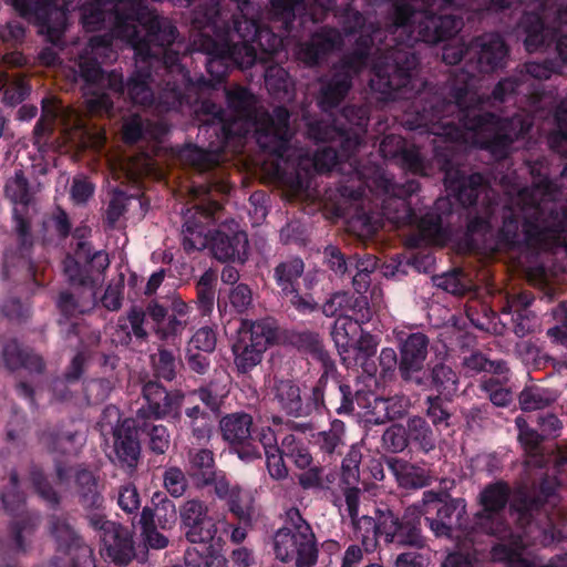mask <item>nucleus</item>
I'll return each mask as SVG.
<instances>
[{"label": "nucleus", "mask_w": 567, "mask_h": 567, "mask_svg": "<svg viewBox=\"0 0 567 567\" xmlns=\"http://www.w3.org/2000/svg\"><path fill=\"white\" fill-rule=\"evenodd\" d=\"M442 205H447L446 200H437L435 208L425 213L419 221V236L414 240L415 245H435L443 246L450 238V231L444 226L443 214L437 210Z\"/></svg>", "instance_id": "ea45409f"}, {"label": "nucleus", "mask_w": 567, "mask_h": 567, "mask_svg": "<svg viewBox=\"0 0 567 567\" xmlns=\"http://www.w3.org/2000/svg\"><path fill=\"white\" fill-rule=\"evenodd\" d=\"M179 158L184 164L200 173L213 171L220 164L218 152L206 151L197 145H186L181 150Z\"/></svg>", "instance_id": "0e129e2a"}, {"label": "nucleus", "mask_w": 567, "mask_h": 567, "mask_svg": "<svg viewBox=\"0 0 567 567\" xmlns=\"http://www.w3.org/2000/svg\"><path fill=\"white\" fill-rule=\"evenodd\" d=\"M182 48H185V45L182 41H177V39L175 40L174 45L167 47V54L176 55L175 63L183 70V73H185V75L188 80L187 83H185V85H183V87H181V91H182L181 92L182 93L181 107L184 104H188V95H187L188 92H193V91L204 92V91H207L210 89H215L218 85V83H216L212 76L209 79L205 78L204 74H199L195 79H193L190 76L189 71L185 68V65H183L181 63V59H182L181 49Z\"/></svg>", "instance_id": "bf43d9fd"}, {"label": "nucleus", "mask_w": 567, "mask_h": 567, "mask_svg": "<svg viewBox=\"0 0 567 567\" xmlns=\"http://www.w3.org/2000/svg\"><path fill=\"white\" fill-rule=\"evenodd\" d=\"M187 475L198 489H221L229 475L215 462L214 452L206 447H192L187 451Z\"/></svg>", "instance_id": "cd10ccee"}, {"label": "nucleus", "mask_w": 567, "mask_h": 567, "mask_svg": "<svg viewBox=\"0 0 567 567\" xmlns=\"http://www.w3.org/2000/svg\"><path fill=\"white\" fill-rule=\"evenodd\" d=\"M226 100L228 107L235 113V120L255 127L256 142L262 152L285 159L293 136L289 110L279 105L269 112L258 106L256 96L244 86L227 91Z\"/></svg>", "instance_id": "1a4fd4ad"}, {"label": "nucleus", "mask_w": 567, "mask_h": 567, "mask_svg": "<svg viewBox=\"0 0 567 567\" xmlns=\"http://www.w3.org/2000/svg\"><path fill=\"white\" fill-rule=\"evenodd\" d=\"M394 0L389 12L391 42L413 52L415 42L436 44L463 28V0Z\"/></svg>", "instance_id": "423d86ee"}, {"label": "nucleus", "mask_w": 567, "mask_h": 567, "mask_svg": "<svg viewBox=\"0 0 567 567\" xmlns=\"http://www.w3.org/2000/svg\"><path fill=\"white\" fill-rule=\"evenodd\" d=\"M492 558L495 561L508 564L511 567H567V554L556 556L547 565L536 566L534 563L525 559L513 547L504 544H497L492 548ZM443 567H474L467 556L455 553L447 556Z\"/></svg>", "instance_id": "72a5a7b5"}, {"label": "nucleus", "mask_w": 567, "mask_h": 567, "mask_svg": "<svg viewBox=\"0 0 567 567\" xmlns=\"http://www.w3.org/2000/svg\"><path fill=\"white\" fill-rule=\"evenodd\" d=\"M1 360L10 371L23 368L30 372L41 374L45 370L43 358L31 348L23 347L16 338L3 339Z\"/></svg>", "instance_id": "e433bc0d"}, {"label": "nucleus", "mask_w": 567, "mask_h": 567, "mask_svg": "<svg viewBox=\"0 0 567 567\" xmlns=\"http://www.w3.org/2000/svg\"><path fill=\"white\" fill-rule=\"evenodd\" d=\"M231 31L239 44L259 48L267 54H276L282 47L284 37L290 32H284L279 24L269 27L260 18L234 20ZM257 53V51H255Z\"/></svg>", "instance_id": "393cba45"}, {"label": "nucleus", "mask_w": 567, "mask_h": 567, "mask_svg": "<svg viewBox=\"0 0 567 567\" xmlns=\"http://www.w3.org/2000/svg\"><path fill=\"white\" fill-rule=\"evenodd\" d=\"M319 388H310L309 393H302L299 383L292 379L275 378L269 388L271 403L285 415L300 419L315 415L320 406Z\"/></svg>", "instance_id": "aec40b11"}, {"label": "nucleus", "mask_w": 567, "mask_h": 567, "mask_svg": "<svg viewBox=\"0 0 567 567\" xmlns=\"http://www.w3.org/2000/svg\"><path fill=\"white\" fill-rule=\"evenodd\" d=\"M423 383H414L421 388H429L437 392V395L452 399L458 390V375L445 363L434 364L429 372L421 374Z\"/></svg>", "instance_id": "37998d69"}, {"label": "nucleus", "mask_w": 567, "mask_h": 567, "mask_svg": "<svg viewBox=\"0 0 567 567\" xmlns=\"http://www.w3.org/2000/svg\"><path fill=\"white\" fill-rule=\"evenodd\" d=\"M305 272V262L300 257H290L280 261L274 268V279L280 289V295H287L288 290H292L300 286L299 279Z\"/></svg>", "instance_id": "6e6d98bb"}, {"label": "nucleus", "mask_w": 567, "mask_h": 567, "mask_svg": "<svg viewBox=\"0 0 567 567\" xmlns=\"http://www.w3.org/2000/svg\"><path fill=\"white\" fill-rule=\"evenodd\" d=\"M74 487L83 509L99 512L103 507L104 497L99 488V480L84 465H78L75 468Z\"/></svg>", "instance_id": "79ce46f5"}, {"label": "nucleus", "mask_w": 567, "mask_h": 567, "mask_svg": "<svg viewBox=\"0 0 567 567\" xmlns=\"http://www.w3.org/2000/svg\"><path fill=\"white\" fill-rule=\"evenodd\" d=\"M367 393L370 395L365 396L361 409L368 410L371 414L370 421L375 424L402 419L408 412L409 400L404 396L378 398L370 391Z\"/></svg>", "instance_id": "58836bf2"}, {"label": "nucleus", "mask_w": 567, "mask_h": 567, "mask_svg": "<svg viewBox=\"0 0 567 567\" xmlns=\"http://www.w3.org/2000/svg\"><path fill=\"white\" fill-rule=\"evenodd\" d=\"M425 404V414L437 432L441 433L454 426L455 415L452 399H445L441 395H430L426 398Z\"/></svg>", "instance_id": "13d9d810"}, {"label": "nucleus", "mask_w": 567, "mask_h": 567, "mask_svg": "<svg viewBox=\"0 0 567 567\" xmlns=\"http://www.w3.org/2000/svg\"><path fill=\"white\" fill-rule=\"evenodd\" d=\"M399 373L406 383H423L421 374L427 357L429 338L422 332H413L400 339Z\"/></svg>", "instance_id": "c85d7f7f"}, {"label": "nucleus", "mask_w": 567, "mask_h": 567, "mask_svg": "<svg viewBox=\"0 0 567 567\" xmlns=\"http://www.w3.org/2000/svg\"><path fill=\"white\" fill-rule=\"evenodd\" d=\"M146 312L142 307L132 306L125 317H120L113 333L116 344L128 347L133 341L142 344L147 341L148 332L145 328Z\"/></svg>", "instance_id": "4c0bfd02"}, {"label": "nucleus", "mask_w": 567, "mask_h": 567, "mask_svg": "<svg viewBox=\"0 0 567 567\" xmlns=\"http://www.w3.org/2000/svg\"><path fill=\"white\" fill-rule=\"evenodd\" d=\"M265 85L275 100L290 102L295 97V81L288 71L280 65L267 68Z\"/></svg>", "instance_id": "864d4df0"}, {"label": "nucleus", "mask_w": 567, "mask_h": 567, "mask_svg": "<svg viewBox=\"0 0 567 567\" xmlns=\"http://www.w3.org/2000/svg\"><path fill=\"white\" fill-rule=\"evenodd\" d=\"M89 526L94 530L101 543V550L117 565L128 564L135 555L131 530L123 525L110 520L100 512L85 515Z\"/></svg>", "instance_id": "6ab92c4d"}, {"label": "nucleus", "mask_w": 567, "mask_h": 567, "mask_svg": "<svg viewBox=\"0 0 567 567\" xmlns=\"http://www.w3.org/2000/svg\"><path fill=\"white\" fill-rule=\"evenodd\" d=\"M558 399L555 390L539 386L526 385L518 395L519 408L524 412L544 410L554 404Z\"/></svg>", "instance_id": "680f3d73"}, {"label": "nucleus", "mask_w": 567, "mask_h": 567, "mask_svg": "<svg viewBox=\"0 0 567 567\" xmlns=\"http://www.w3.org/2000/svg\"><path fill=\"white\" fill-rule=\"evenodd\" d=\"M467 97V83L454 87L451 99L439 93L420 92L405 124L412 131L422 130L451 142L460 141L464 131L473 132L481 150L496 159L506 158L513 144L530 131L532 120L522 114L501 117L485 111L480 97L473 102Z\"/></svg>", "instance_id": "f03ea898"}, {"label": "nucleus", "mask_w": 567, "mask_h": 567, "mask_svg": "<svg viewBox=\"0 0 567 567\" xmlns=\"http://www.w3.org/2000/svg\"><path fill=\"white\" fill-rule=\"evenodd\" d=\"M81 22L85 31L94 32L107 29L110 32L90 38L87 49L82 55L111 60L116 53L113 50V34L130 44L150 37L152 41L173 39L176 25L165 17L151 11L130 0H85L80 7Z\"/></svg>", "instance_id": "7ed1b4c3"}, {"label": "nucleus", "mask_w": 567, "mask_h": 567, "mask_svg": "<svg viewBox=\"0 0 567 567\" xmlns=\"http://www.w3.org/2000/svg\"><path fill=\"white\" fill-rule=\"evenodd\" d=\"M334 16L339 19V23L342 27V30L346 35H351L359 33H370V27L377 29L381 32H385L388 37L390 35V22L386 28H382L378 22H367V19L363 13L359 10L354 9L350 3H348L344 8L336 11Z\"/></svg>", "instance_id": "5fc2aeb1"}, {"label": "nucleus", "mask_w": 567, "mask_h": 567, "mask_svg": "<svg viewBox=\"0 0 567 567\" xmlns=\"http://www.w3.org/2000/svg\"><path fill=\"white\" fill-rule=\"evenodd\" d=\"M317 104L326 113L340 106L352 89V75L342 70L332 69L319 79Z\"/></svg>", "instance_id": "f704fd0d"}, {"label": "nucleus", "mask_w": 567, "mask_h": 567, "mask_svg": "<svg viewBox=\"0 0 567 567\" xmlns=\"http://www.w3.org/2000/svg\"><path fill=\"white\" fill-rule=\"evenodd\" d=\"M178 30L173 39L152 41L150 37L131 44L135 51V70L124 83L123 74L113 70L105 72L101 61L80 55L79 75L83 82L82 91L87 110L95 115H111L114 97H123L125 92L134 105L152 107L158 113L181 109V87L187 83L183 70L175 63L176 55L167 54V47L174 45Z\"/></svg>", "instance_id": "f257e3e1"}, {"label": "nucleus", "mask_w": 567, "mask_h": 567, "mask_svg": "<svg viewBox=\"0 0 567 567\" xmlns=\"http://www.w3.org/2000/svg\"><path fill=\"white\" fill-rule=\"evenodd\" d=\"M48 532L54 542L55 550L69 556L72 567H95L92 548L71 524L68 515H49Z\"/></svg>", "instance_id": "412c9836"}, {"label": "nucleus", "mask_w": 567, "mask_h": 567, "mask_svg": "<svg viewBox=\"0 0 567 567\" xmlns=\"http://www.w3.org/2000/svg\"><path fill=\"white\" fill-rule=\"evenodd\" d=\"M368 305L364 296L354 297L349 291H336L320 305L321 312L326 317L343 318L348 317L346 313L350 310L362 309Z\"/></svg>", "instance_id": "4d7b16f0"}, {"label": "nucleus", "mask_w": 567, "mask_h": 567, "mask_svg": "<svg viewBox=\"0 0 567 567\" xmlns=\"http://www.w3.org/2000/svg\"><path fill=\"white\" fill-rule=\"evenodd\" d=\"M386 503H380L374 507V516L359 515L351 519L354 537L360 540L364 550L373 551L378 545V538L383 537V528L381 527V515L385 513Z\"/></svg>", "instance_id": "c03bdc74"}, {"label": "nucleus", "mask_w": 567, "mask_h": 567, "mask_svg": "<svg viewBox=\"0 0 567 567\" xmlns=\"http://www.w3.org/2000/svg\"><path fill=\"white\" fill-rule=\"evenodd\" d=\"M252 291L247 284L240 282L230 287L227 292L219 293L217 309L221 317L230 320L236 315H245L252 307Z\"/></svg>", "instance_id": "49530a36"}, {"label": "nucleus", "mask_w": 567, "mask_h": 567, "mask_svg": "<svg viewBox=\"0 0 567 567\" xmlns=\"http://www.w3.org/2000/svg\"><path fill=\"white\" fill-rule=\"evenodd\" d=\"M269 6L270 22L279 24L284 32H291L297 17L306 11L305 0H269Z\"/></svg>", "instance_id": "3c124183"}, {"label": "nucleus", "mask_w": 567, "mask_h": 567, "mask_svg": "<svg viewBox=\"0 0 567 567\" xmlns=\"http://www.w3.org/2000/svg\"><path fill=\"white\" fill-rule=\"evenodd\" d=\"M29 481L34 493L47 503L51 509H58L62 497L49 481L43 468L38 464H32L29 468Z\"/></svg>", "instance_id": "e2e57ef3"}, {"label": "nucleus", "mask_w": 567, "mask_h": 567, "mask_svg": "<svg viewBox=\"0 0 567 567\" xmlns=\"http://www.w3.org/2000/svg\"><path fill=\"white\" fill-rule=\"evenodd\" d=\"M214 495L225 502L228 512L245 526H251L255 514V498L252 493L238 484H233L230 477L226 480L221 489H215Z\"/></svg>", "instance_id": "c9c22d12"}, {"label": "nucleus", "mask_w": 567, "mask_h": 567, "mask_svg": "<svg viewBox=\"0 0 567 567\" xmlns=\"http://www.w3.org/2000/svg\"><path fill=\"white\" fill-rule=\"evenodd\" d=\"M381 515V527L385 543L421 549L426 545L422 534V513L419 504L409 506L401 513L389 504Z\"/></svg>", "instance_id": "a211bd4d"}, {"label": "nucleus", "mask_w": 567, "mask_h": 567, "mask_svg": "<svg viewBox=\"0 0 567 567\" xmlns=\"http://www.w3.org/2000/svg\"><path fill=\"white\" fill-rule=\"evenodd\" d=\"M344 422L339 419L332 420L330 422V427L326 431L319 432L316 436V444L320 452L329 456L341 454V449L344 445Z\"/></svg>", "instance_id": "69168bd1"}, {"label": "nucleus", "mask_w": 567, "mask_h": 567, "mask_svg": "<svg viewBox=\"0 0 567 567\" xmlns=\"http://www.w3.org/2000/svg\"><path fill=\"white\" fill-rule=\"evenodd\" d=\"M281 453L289 458L296 467L306 470L309 467L313 457L309 451L308 444L293 434H287L281 441Z\"/></svg>", "instance_id": "774afa93"}, {"label": "nucleus", "mask_w": 567, "mask_h": 567, "mask_svg": "<svg viewBox=\"0 0 567 567\" xmlns=\"http://www.w3.org/2000/svg\"><path fill=\"white\" fill-rule=\"evenodd\" d=\"M498 221L496 207L488 203L482 210H468L463 241L470 251H495L494 226Z\"/></svg>", "instance_id": "a878e982"}, {"label": "nucleus", "mask_w": 567, "mask_h": 567, "mask_svg": "<svg viewBox=\"0 0 567 567\" xmlns=\"http://www.w3.org/2000/svg\"><path fill=\"white\" fill-rule=\"evenodd\" d=\"M76 436V432L52 429L43 432L41 441L51 454L75 456L80 452V446L75 443Z\"/></svg>", "instance_id": "052dcab7"}, {"label": "nucleus", "mask_w": 567, "mask_h": 567, "mask_svg": "<svg viewBox=\"0 0 567 567\" xmlns=\"http://www.w3.org/2000/svg\"><path fill=\"white\" fill-rule=\"evenodd\" d=\"M184 415L185 425L196 443L198 445L208 443L214 429V417L210 413L198 404H192L184 409Z\"/></svg>", "instance_id": "8fccbe9b"}, {"label": "nucleus", "mask_w": 567, "mask_h": 567, "mask_svg": "<svg viewBox=\"0 0 567 567\" xmlns=\"http://www.w3.org/2000/svg\"><path fill=\"white\" fill-rule=\"evenodd\" d=\"M27 22L39 27V32L59 45L66 29L68 0H8Z\"/></svg>", "instance_id": "2eb2a0df"}, {"label": "nucleus", "mask_w": 567, "mask_h": 567, "mask_svg": "<svg viewBox=\"0 0 567 567\" xmlns=\"http://www.w3.org/2000/svg\"><path fill=\"white\" fill-rule=\"evenodd\" d=\"M290 344L321 363L322 369L332 368L334 361L324 349L320 334L311 330H291L287 334Z\"/></svg>", "instance_id": "a18cd8bd"}, {"label": "nucleus", "mask_w": 567, "mask_h": 567, "mask_svg": "<svg viewBox=\"0 0 567 567\" xmlns=\"http://www.w3.org/2000/svg\"><path fill=\"white\" fill-rule=\"evenodd\" d=\"M216 284L217 274L212 268L205 270L196 281V298L202 316H209L214 309Z\"/></svg>", "instance_id": "338daca9"}, {"label": "nucleus", "mask_w": 567, "mask_h": 567, "mask_svg": "<svg viewBox=\"0 0 567 567\" xmlns=\"http://www.w3.org/2000/svg\"><path fill=\"white\" fill-rule=\"evenodd\" d=\"M279 340V327L274 318L244 319L231 341L234 369L238 375H248L264 359L267 349Z\"/></svg>", "instance_id": "9d476101"}, {"label": "nucleus", "mask_w": 567, "mask_h": 567, "mask_svg": "<svg viewBox=\"0 0 567 567\" xmlns=\"http://www.w3.org/2000/svg\"><path fill=\"white\" fill-rule=\"evenodd\" d=\"M375 186L384 195L393 197V202L403 208L404 216H402V218L411 217L412 209L409 207L406 198L420 190L421 185L417 179L411 178L402 184H398L391 178H388L384 174H381L375 179ZM395 218L401 219V216H396Z\"/></svg>", "instance_id": "09e8293b"}, {"label": "nucleus", "mask_w": 567, "mask_h": 567, "mask_svg": "<svg viewBox=\"0 0 567 567\" xmlns=\"http://www.w3.org/2000/svg\"><path fill=\"white\" fill-rule=\"evenodd\" d=\"M252 416L245 412L226 414L219 421L221 437L229 451L244 462L261 458V451L251 437Z\"/></svg>", "instance_id": "5701e85b"}, {"label": "nucleus", "mask_w": 567, "mask_h": 567, "mask_svg": "<svg viewBox=\"0 0 567 567\" xmlns=\"http://www.w3.org/2000/svg\"><path fill=\"white\" fill-rule=\"evenodd\" d=\"M275 555L281 561H295L296 567H312L318 560V546L310 524L298 509L287 513L286 525L274 536Z\"/></svg>", "instance_id": "9b49d317"}, {"label": "nucleus", "mask_w": 567, "mask_h": 567, "mask_svg": "<svg viewBox=\"0 0 567 567\" xmlns=\"http://www.w3.org/2000/svg\"><path fill=\"white\" fill-rule=\"evenodd\" d=\"M142 396L146 404L136 413L144 412L145 417L181 422L182 406L186 400V393L183 390L168 391L158 380H148L142 385Z\"/></svg>", "instance_id": "4be33fe9"}, {"label": "nucleus", "mask_w": 567, "mask_h": 567, "mask_svg": "<svg viewBox=\"0 0 567 567\" xmlns=\"http://www.w3.org/2000/svg\"><path fill=\"white\" fill-rule=\"evenodd\" d=\"M441 169L444 173L443 181L446 190L463 207L475 206L480 195L491 187L488 178L483 173L476 172L466 175L451 158H444Z\"/></svg>", "instance_id": "b1692460"}, {"label": "nucleus", "mask_w": 567, "mask_h": 567, "mask_svg": "<svg viewBox=\"0 0 567 567\" xmlns=\"http://www.w3.org/2000/svg\"><path fill=\"white\" fill-rule=\"evenodd\" d=\"M554 492V487L547 481L540 483L538 493L526 488L515 491L512 497L511 511L517 515V520L522 527L530 525L543 513Z\"/></svg>", "instance_id": "473e14b6"}, {"label": "nucleus", "mask_w": 567, "mask_h": 567, "mask_svg": "<svg viewBox=\"0 0 567 567\" xmlns=\"http://www.w3.org/2000/svg\"><path fill=\"white\" fill-rule=\"evenodd\" d=\"M197 117L216 135L223 147H226L235 138H241L245 135L243 124L237 120H228L223 107L212 101H204L196 110Z\"/></svg>", "instance_id": "7c9ffc66"}, {"label": "nucleus", "mask_w": 567, "mask_h": 567, "mask_svg": "<svg viewBox=\"0 0 567 567\" xmlns=\"http://www.w3.org/2000/svg\"><path fill=\"white\" fill-rule=\"evenodd\" d=\"M192 27L198 31L193 47L206 55V71L216 83H223L233 66L246 69L254 65V48L238 43L229 23L218 16L217 0H206L192 13Z\"/></svg>", "instance_id": "0eeeda50"}, {"label": "nucleus", "mask_w": 567, "mask_h": 567, "mask_svg": "<svg viewBox=\"0 0 567 567\" xmlns=\"http://www.w3.org/2000/svg\"><path fill=\"white\" fill-rule=\"evenodd\" d=\"M209 249L218 261L245 264L248 259L247 234L229 226H220L209 238Z\"/></svg>", "instance_id": "c756f323"}, {"label": "nucleus", "mask_w": 567, "mask_h": 567, "mask_svg": "<svg viewBox=\"0 0 567 567\" xmlns=\"http://www.w3.org/2000/svg\"><path fill=\"white\" fill-rule=\"evenodd\" d=\"M343 35L334 27L317 29L307 41L296 48V59L307 68L319 66L327 58L343 47Z\"/></svg>", "instance_id": "bb28decb"}, {"label": "nucleus", "mask_w": 567, "mask_h": 567, "mask_svg": "<svg viewBox=\"0 0 567 567\" xmlns=\"http://www.w3.org/2000/svg\"><path fill=\"white\" fill-rule=\"evenodd\" d=\"M422 517L436 537H452L466 514V501L452 497L446 491H425L419 504Z\"/></svg>", "instance_id": "f3484780"}, {"label": "nucleus", "mask_w": 567, "mask_h": 567, "mask_svg": "<svg viewBox=\"0 0 567 567\" xmlns=\"http://www.w3.org/2000/svg\"><path fill=\"white\" fill-rule=\"evenodd\" d=\"M518 29L524 37L525 49L532 53L545 49L550 40V30L540 12L525 11L518 22Z\"/></svg>", "instance_id": "a19ab883"}, {"label": "nucleus", "mask_w": 567, "mask_h": 567, "mask_svg": "<svg viewBox=\"0 0 567 567\" xmlns=\"http://www.w3.org/2000/svg\"><path fill=\"white\" fill-rule=\"evenodd\" d=\"M508 52L509 50L506 42L502 35L496 32L484 33L472 39L467 44V55L471 58V70H462L455 75V81L450 86L449 96L446 99H451V91L454 87H460L467 83V101L473 102L476 100L478 96H476V93L472 92L475 72L491 73L503 68Z\"/></svg>", "instance_id": "f8f14e48"}, {"label": "nucleus", "mask_w": 567, "mask_h": 567, "mask_svg": "<svg viewBox=\"0 0 567 567\" xmlns=\"http://www.w3.org/2000/svg\"><path fill=\"white\" fill-rule=\"evenodd\" d=\"M370 33L360 34L351 51L343 55L336 70L348 74H359L374 53L380 54L372 68L373 76L370 87L383 95L385 100L410 99L413 91L412 72L419 64L415 52L395 48L390 37L372 27Z\"/></svg>", "instance_id": "20e7f679"}, {"label": "nucleus", "mask_w": 567, "mask_h": 567, "mask_svg": "<svg viewBox=\"0 0 567 567\" xmlns=\"http://www.w3.org/2000/svg\"><path fill=\"white\" fill-rule=\"evenodd\" d=\"M143 413H136L133 417L138 435L147 437V446L152 453L165 454L171 445V435L167 427L163 424H155L156 419L145 417Z\"/></svg>", "instance_id": "de8ad7c7"}, {"label": "nucleus", "mask_w": 567, "mask_h": 567, "mask_svg": "<svg viewBox=\"0 0 567 567\" xmlns=\"http://www.w3.org/2000/svg\"><path fill=\"white\" fill-rule=\"evenodd\" d=\"M405 430L412 449L427 454L436 447V434L423 416L409 417Z\"/></svg>", "instance_id": "603ef678"}, {"label": "nucleus", "mask_w": 567, "mask_h": 567, "mask_svg": "<svg viewBox=\"0 0 567 567\" xmlns=\"http://www.w3.org/2000/svg\"><path fill=\"white\" fill-rule=\"evenodd\" d=\"M179 528L185 539L190 544H200L213 551H220V543L228 520L216 519L209 514L205 501L193 497L187 498L178 506Z\"/></svg>", "instance_id": "ddd939ff"}, {"label": "nucleus", "mask_w": 567, "mask_h": 567, "mask_svg": "<svg viewBox=\"0 0 567 567\" xmlns=\"http://www.w3.org/2000/svg\"><path fill=\"white\" fill-rule=\"evenodd\" d=\"M114 464L128 473L135 472L141 457L138 432L133 419H125L113 430Z\"/></svg>", "instance_id": "2f4dec72"}, {"label": "nucleus", "mask_w": 567, "mask_h": 567, "mask_svg": "<svg viewBox=\"0 0 567 567\" xmlns=\"http://www.w3.org/2000/svg\"><path fill=\"white\" fill-rule=\"evenodd\" d=\"M501 225L495 230V251L529 250L567 252V207L532 200L524 215L512 206L499 212Z\"/></svg>", "instance_id": "39448f33"}, {"label": "nucleus", "mask_w": 567, "mask_h": 567, "mask_svg": "<svg viewBox=\"0 0 567 567\" xmlns=\"http://www.w3.org/2000/svg\"><path fill=\"white\" fill-rule=\"evenodd\" d=\"M512 488L503 480L486 484L477 496L481 509L474 514L473 528L482 534L502 537L507 533L505 508L512 503Z\"/></svg>", "instance_id": "4468645a"}, {"label": "nucleus", "mask_w": 567, "mask_h": 567, "mask_svg": "<svg viewBox=\"0 0 567 567\" xmlns=\"http://www.w3.org/2000/svg\"><path fill=\"white\" fill-rule=\"evenodd\" d=\"M311 388H319L320 406L315 415L330 414L332 411L339 415H351L354 412V403L359 408L364 405L367 391L353 390L350 384L344 382L338 373L336 363L329 369L326 367L316 383Z\"/></svg>", "instance_id": "dca6fc26"}, {"label": "nucleus", "mask_w": 567, "mask_h": 567, "mask_svg": "<svg viewBox=\"0 0 567 567\" xmlns=\"http://www.w3.org/2000/svg\"><path fill=\"white\" fill-rule=\"evenodd\" d=\"M370 110L367 105L350 104L341 110L340 117L333 122L322 118L307 123V135L316 143L330 145L318 148L313 156V166L319 173L330 172L340 158H350L365 143Z\"/></svg>", "instance_id": "6e6552de"}]
</instances>
